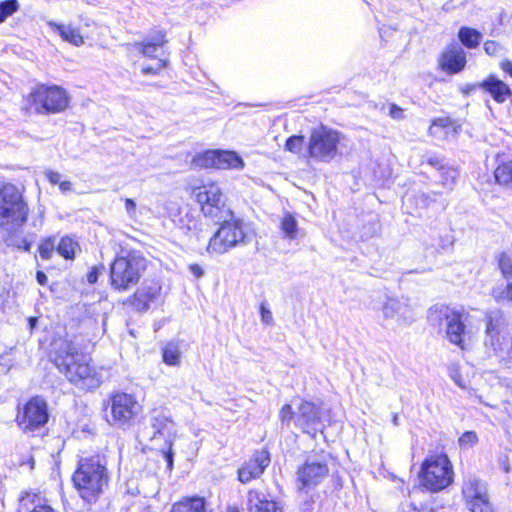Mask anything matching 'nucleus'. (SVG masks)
Instances as JSON below:
<instances>
[{"label":"nucleus","mask_w":512,"mask_h":512,"mask_svg":"<svg viewBox=\"0 0 512 512\" xmlns=\"http://www.w3.org/2000/svg\"><path fill=\"white\" fill-rule=\"evenodd\" d=\"M49 357L66 379L79 390L90 391L101 385V376L90 365L88 357L75 340H54Z\"/></svg>","instance_id":"nucleus-1"},{"label":"nucleus","mask_w":512,"mask_h":512,"mask_svg":"<svg viewBox=\"0 0 512 512\" xmlns=\"http://www.w3.org/2000/svg\"><path fill=\"white\" fill-rule=\"evenodd\" d=\"M79 496L88 504H94L108 487L109 474L106 464L99 457L83 458L72 477Z\"/></svg>","instance_id":"nucleus-2"},{"label":"nucleus","mask_w":512,"mask_h":512,"mask_svg":"<svg viewBox=\"0 0 512 512\" xmlns=\"http://www.w3.org/2000/svg\"><path fill=\"white\" fill-rule=\"evenodd\" d=\"M147 268V259L138 251L118 255L110 264V285L118 292H126L140 281Z\"/></svg>","instance_id":"nucleus-3"},{"label":"nucleus","mask_w":512,"mask_h":512,"mask_svg":"<svg viewBox=\"0 0 512 512\" xmlns=\"http://www.w3.org/2000/svg\"><path fill=\"white\" fill-rule=\"evenodd\" d=\"M66 91L57 85L38 84L26 98L25 109L37 114H56L68 107Z\"/></svg>","instance_id":"nucleus-4"},{"label":"nucleus","mask_w":512,"mask_h":512,"mask_svg":"<svg viewBox=\"0 0 512 512\" xmlns=\"http://www.w3.org/2000/svg\"><path fill=\"white\" fill-rule=\"evenodd\" d=\"M421 485L428 491L439 492L453 483L454 471L451 461L445 454L427 457L419 473Z\"/></svg>","instance_id":"nucleus-5"},{"label":"nucleus","mask_w":512,"mask_h":512,"mask_svg":"<svg viewBox=\"0 0 512 512\" xmlns=\"http://www.w3.org/2000/svg\"><path fill=\"white\" fill-rule=\"evenodd\" d=\"M468 317L469 314L463 309L457 310L445 305L431 307L428 314V319L432 324L445 325L447 339L462 349L464 348L463 336L466 333L465 323Z\"/></svg>","instance_id":"nucleus-6"},{"label":"nucleus","mask_w":512,"mask_h":512,"mask_svg":"<svg viewBox=\"0 0 512 512\" xmlns=\"http://www.w3.org/2000/svg\"><path fill=\"white\" fill-rule=\"evenodd\" d=\"M28 206L22 193L13 184H5L0 189V225L22 226L28 216Z\"/></svg>","instance_id":"nucleus-7"},{"label":"nucleus","mask_w":512,"mask_h":512,"mask_svg":"<svg viewBox=\"0 0 512 512\" xmlns=\"http://www.w3.org/2000/svg\"><path fill=\"white\" fill-rule=\"evenodd\" d=\"M342 134L336 130L321 125L311 131L308 142V156L316 161L328 163L338 153V145Z\"/></svg>","instance_id":"nucleus-8"},{"label":"nucleus","mask_w":512,"mask_h":512,"mask_svg":"<svg viewBox=\"0 0 512 512\" xmlns=\"http://www.w3.org/2000/svg\"><path fill=\"white\" fill-rule=\"evenodd\" d=\"M214 222L220 224V227L209 240V253L223 254L244 243L245 233L241 220L234 219L232 215L229 219Z\"/></svg>","instance_id":"nucleus-9"},{"label":"nucleus","mask_w":512,"mask_h":512,"mask_svg":"<svg viewBox=\"0 0 512 512\" xmlns=\"http://www.w3.org/2000/svg\"><path fill=\"white\" fill-rule=\"evenodd\" d=\"M49 420L48 404L41 396H34L22 407L18 406L16 423L26 434H35L45 427Z\"/></svg>","instance_id":"nucleus-10"},{"label":"nucleus","mask_w":512,"mask_h":512,"mask_svg":"<svg viewBox=\"0 0 512 512\" xmlns=\"http://www.w3.org/2000/svg\"><path fill=\"white\" fill-rule=\"evenodd\" d=\"M193 193L205 217L218 221L232 216V211L226 205L224 195L217 185H203L195 188Z\"/></svg>","instance_id":"nucleus-11"},{"label":"nucleus","mask_w":512,"mask_h":512,"mask_svg":"<svg viewBox=\"0 0 512 512\" xmlns=\"http://www.w3.org/2000/svg\"><path fill=\"white\" fill-rule=\"evenodd\" d=\"M111 418L109 424L118 428H129L133 425L135 418L141 411V406L136 398L127 393H116L109 401Z\"/></svg>","instance_id":"nucleus-12"},{"label":"nucleus","mask_w":512,"mask_h":512,"mask_svg":"<svg viewBox=\"0 0 512 512\" xmlns=\"http://www.w3.org/2000/svg\"><path fill=\"white\" fill-rule=\"evenodd\" d=\"M326 457L309 456L297 470V484L301 491L308 493L315 489L328 476Z\"/></svg>","instance_id":"nucleus-13"},{"label":"nucleus","mask_w":512,"mask_h":512,"mask_svg":"<svg viewBox=\"0 0 512 512\" xmlns=\"http://www.w3.org/2000/svg\"><path fill=\"white\" fill-rule=\"evenodd\" d=\"M462 495L471 512H495L490 502L487 484L476 476H469L464 480Z\"/></svg>","instance_id":"nucleus-14"},{"label":"nucleus","mask_w":512,"mask_h":512,"mask_svg":"<svg viewBox=\"0 0 512 512\" xmlns=\"http://www.w3.org/2000/svg\"><path fill=\"white\" fill-rule=\"evenodd\" d=\"M195 168L239 169L244 163L240 156L232 151L208 150L197 154L192 159Z\"/></svg>","instance_id":"nucleus-15"},{"label":"nucleus","mask_w":512,"mask_h":512,"mask_svg":"<svg viewBox=\"0 0 512 512\" xmlns=\"http://www.w3.org/2000/svg\"><path fill=\"white\" fill-rule=\"evenodd\" d=\"M295 425L302 429L304 433L311 435L322 431L323 423L320 405L301 400L295 411Z\"/></svg>","instance_id":"nucleus-16"},{"label":"nucleus","mask_w":512,"mask_h":512,"mask_svg":"<svg viewBox=\"0 0 512 512\" xmlns=\"http://www.w3.org/2000/svg\"><path fill=\"white\" fill-rule=\"evenodd\" d=\"M486 337L485 345L490 347L495 353L503 352L505 349L503 327L504 315L499 309L488 310L485 314Z\"/></svg>","instance_id":"nucleus-17"},{"label":"nucleus","mask_w":512,"mask_h":512,"mask_svg":"<svg viewBox=\"0 0 512 512\" xmlns=\"http://www.w3.org/2000/svg\"><path fill=\"white\" fill-rule=\"evenodd\" d=\"M270 461V454L267 450L255 451L252 458L238 469V480L246 484L259 478L269 466Z\"/></svg>","instance_id":"nucleus-18"},{"label":"nucleus","mask_w":512,"mask_h":512,"mask_svg":"<svg viewBox=\"0 0 512 512\" xmlns=\"http://www.w3.org/2000/svg\"><path fill=\"white\" fill-rule=\"evenodd\" d=\"M160 291L161 286L157 282H145L124 304L130 305L136 312H145L149 309L150 303L156 301Z\"/></svg>","instance_id":"nucleus-19"},{"label":"nucleus","mask_w":512,"mask_h":512,"mask_svg":"<svg viewBox=\"0 0 512 512\" xmlns=\"http://www.w3.org/2000/svg\"><path fill=\"white\" fill-rule=\"evenodd\" d=\"M498 268L506 281L505 285L500 284L492 289V296L497 302H512V260L506 253L498 257Z\"/></svg>","instance_id":"nucleus-20"},{"label":"nucleus","mask_w":512,"mask_h":512,"mask_svg":"<svg viewBox=\"0 0 512 512\" xmlns=\"http://www.w3.org/2000/svg\"><path fill=\"white\" fill-rule=\"evenodd\" d=\"M383 318L395 320L400 325H406L414 320L411 307L407 302L397 298H388L382 306Z\"/></svg>","instance_id":"nucleus-21"},{"label":"nucleus","mask_w":512,"mask_h":512,"mask_svg":"<svg viewBox=\"0 0 512 512\" xmlns=\"http://www.w3.org/2000/svg\"><path fill=\"white\" fill-rule=\"evenodd\" d=\"M163 30H153L141 42L134 43V48L146 57L162 58L163 46L167 42Z\"/></svg>","instance_id":"nucleus-22"},{"label":"nucleus","mask_w":512,"mask_h":512,"mask_svg":"<svg viewBox=\"0 0 512 512\" xmlns=\"http://www.w3.org/2000/svg\"><path fill=\"white\" fill-rule=\"evenodd\" d=\"M247 508L249 512H283L275 501L268 500L264 494L256 490L248 492Z\"/></svg>","instance_id":"nucleus-23"},{"label":"nucleus","mask_w":512,"mask_h":512,"mask_svg":"<svg viewBox=\"0 0 512 512\" xmlns=\"http://www.w3.org/2000/svg\"><path fill=\"white\" fill-rule=\"evenodd\" d=\"M151 427L154 430L152 439L156 438L157 435H167V439H171L170 436L175 430V424L163 410H154L151 416Z\"/></svg>","instance_id":"nucleus-24"},{"label":"nucleus","mask_w":512,"mask_h":512,"mask_svg":"<svg viewBox=\"0 0 512 512\" xmlns=\"http://www.w3.org/2000/svg\"><path fill=\"white\" fill-rule=\"evenodd\" d=\"M19 509L25 512H55L37 493L25 492L19 499Z\"/></svg>","instance_id":"nucleus-25"},{"label":"nucleus","mask_w":512,"mask_h":512,"mask_svg":"<svg viewBox=\"0 0 512 512\" xmlns=\"http://www.w3.org/2000/svg\"><path fill=\"white\" fill-rule=\"evenodd\" d=\"M480 86L489 92L498 103H503L512 95L510 87L494 76L488 77Z\"/></svg>","instance_id":"nucleus-26"},{"label":"nucleus","mask_w":512,"mask_h":512,"mask_svg":"<svg viewBox=\"0 0 512 512\" xmlns=\"http://www.w3.org/2000/svg\"><path fill=\"white\" fill-rule=\"evenodd\" d=\"M466 64V56L460 47L446 50L442 55V66L451 73L460 72Z\"/></svg>","instance_id":"nucleus-27"},{"label":"nucleus","mask_w":512,"mask_h":512,"mask_svg":"<svg viewBox=\"0 0 512 512\" xmlns=\"http://www.w3.org/2000/svg\"><path fill=\"white\" fill-rule=\"evenodd\" d=\"M170 512H206V500L203 497H185L174 503Z\"/></svg>","instance_id":"nucleus-28"},{"label":"nucleus","mask_w":512,"mask_h":512,"mask_svg":"<svg viewBox=\"0 0 512 512\" xmlns=\"http://www.w3.org/2000/svg\"><path fill=\"white\" fill-rule=\"evenodd\" d=\"M49 25L59 33L63 40L76 46L83 44V37L77 28L55 22H50Z\"/></svg>","instance_id":"nucleus-29"},{"label":"nucleus","mask_w":512,"mask_h":512,"mask_svg":"<svg viewBox=\"0 0 512 512\" xmlns=\"http://www.w3.org/2000/svg\"><path fill=\"white\" fill-rule=\"evenodd\" d=\"M163 361L167 365L177 366L181 362V350L178 342L171 341L163 348Z\"/></svg>","instance_id":"nucleus-30"},{"label":"nucleus","mask_w":512,"mask_h":512,"mask_svg":"<svg viewBox=\"0 0 512 512\" xmlns=\"http://www.w3.org/2000/svg\"><path fill=\"white\" fill-rule=\"evenodd\" d=\"M461 43L467 48H475L479 45L482 35L475 29L462 27L458 33Z\"/></svg>","instance_id":"nucleus-31"},{"label":"nucleus","mask_w":512,"mask_h":512,"mask_svg":"<svg viewBox=\"0 0 512 512\" xmlns=\"http://www.w3.org/2000/svg\"><path fill=\"white\" fill-rule=\"evenodd\" d=\"M78 248V243L68 236L62 237L56 246L58 254L67 260L74 259L75 252Z\"/></svg>","instance_id":"nucleus-32"},{"label":"nucleus","mask_w":512,"mask_h":512,"mask_svg":"<svg viewBox=\"0 0 512 512\" xmlns=\"http://www.w3.org/2000/svg\"><path fill=\"white\" fill-rule=\"evenodd\" d=\"M494 176L500 185L512 187V160L500 164L495 169Z\"/></svg>","instance_id":"nucleus-33"},{"label":"nucleus","mask_w":512,"mask_h":512,"mask_svg":"<svg viewBox=\"0 0 512 512\" xmlns=\"http://www.w3.org/2000/svg\"><path fill=\"white\" fill-rule=\"evenodd\" d=\"M439 174V183L448 190L452 189L459 175L456 169L446 166H441Z\"/></svg>","instance_id":"nucleus-34"},{"label":"nucleus","mask_w":512,"mask_h":512,"mask_svg":"<svg viewBox=\"0 0 512 512\" xmlns=\"http://www.w3.org/2000/svg\"><path fill=\"white\" fill-rule=\"evenodd\" d=\"M281 230L283 231L287 238H296L298 225L296 219L290 213H286L282 218Z\"/></svg>","instance_id":"nucleus-35"},{"label":"nucleus","mask_w":512,"mask_h":512,"mask_svg":"<svg viewBox=\"0 0 512 512\" xmlns=\"http://www.w3.org/2000/svg\"><path fill=\"white\" fill-rule=\"evenodd\" d=\"M19 9L17 0H4L0 2V23H3L9 16Z\"/></svg>","instance_id":"nucleus-36"},{"label":"nucleus","mask_w":512,"mask_h":512,"mask_svg":"<svg viewBox=\"0 0 512 512\" xmlns=\"http://www.w3.org/2000/svg\"><path fill=\"white\" fill-rule=\"evenodd\" d=\"M56 249L55 242L53 238H47L44 239L38 247V251L40 254V257L43 260H49L51 259L54 251Z\"/></svg>","instance_id":"nucleus-37"},{"label":"nucleus","mask_w":512,"mask_h":512,"mask_svg":"<svg viewBox=\"0 0 512 512\" xmlns=\"http://www.w3.org/2000/svg\"><path fill=\"white\" fill-rule=\"evenodd\" d=\"M305 138L301 135H293L286 141V149L292 153H300L304 147Z\"/></svg>","instance_id":"nucleus-38"},{"label":"nucleus","mask_w":512,"mask_h":512,"mask_svg":"<svg viewBox=\"0 0 512 512\" xmlns=\"http://www.w3.org/2000/svg\"><path fill=\"white\" fill-rule=\"evenodd\" d=\"M279 418L283 425L289 426L291 421L295 422V411H293L291 405L285 404L280 409Z\"/></svg>","instance_id":"nucleus-39"},{"label":"nucleus","mask_w":512,"mask_h":512,"mask_svg":"<svg viewBox=\"0 0 512 512\" xmlns=\"http://www.w3.org/2000/svg\"><path fill=\"white\" fill-rule=\"evenodd\" d=\"M458 442L461 448L472 447L478 442V436L474 431H466L460 436Z\"/></svg>","instance_id":"nucleus-40"},{"label":"nucleus","mask_w":512,"mask_h":512,"mask_svg":"<svg viewBox=\"0 0 512 512\" xmlns=\"http://www.w3.org/2000/svg\"><path fill=\"white\" fill-rule=\"evenodd\" d=\"M166 66V60L159 58L153 65H143L142 73L147 74H158Z\"/></svg>","instance_id":"nucleus-41"},{"label":"nucleus","mask_w":512,"mask_h":512,"mask_svg":"<svg viewBox=\"0 0 512 512\" xmlns=\"http://www.w3.org/2000/svg\"><path fill=\"white\" fill-rule=\"evenodd\" d=\"M165 444H166L167 448L162 449V453H163V457L167 464V469L171 471L173 469V464H174V452L172 450V440L166 439Z\"/></svg>","instance_id":"nucleus-42"},{"label":"nucleus","mask_w":512,"mask_h":512,"mask_svg":"<svg viewBox=\"0 0 512 512\" xmlns=\"http://www.w3.org/2000/svg\"><path fill=\"white\" fill-rule=\"evenodd\" d=\"M451 125V120L449 118H437L432 122V125L429 127L430 134H436L437 128H447Z\"/></svg>","instance_id":"nucleus-43"},{"label":"nucleus","mask_w":512,"mask_h":512,"mask_svg":"<svg viewBox=\"0 0 512 512\" xmlns=\"http://www.w3.org/2000/svg\"><path fill=\"white\" fill-rule=\"evenodd\" d=\"M261 320L263 323L270 325L273 323V317L271 311L264 305L260 306Z\"/></svg>","instance_id":"nucleus-44"},{"label":"nucleus","mask_w":512,"mask_h":512,"mask_svg":"<svg viewBox=\"0 0 512 512\" xmlns=\"http://www.w3.org/2000/svg\"><path fill=\"white\" fill-rule=\"evenodd\" d=\"M104 269L103 266L101 267H92L91 270L87 274V281L90 284H94L97 282L99 275L101 274V270Z\"/></svg>","instance_id":"nucleus-45"},{"label":"nucleus","mask_w":512,"mask_h":512,"mask_svg":"<svg viewBox=\"0 0 512 512\" xmlns=\"http://www.w3.org/2000/svg\"><path fill=\"white\" fill-rule=\"evenodd\" d=\"M389 115L395 120H401L404 117V111L396 104H391L389 108Z\"/></svg>","instance_id":"nucleus-46"},{"label":"nucleus","mask_w":512,"mask_h":512,"mask_svg":"<svg viewBox=\"0 0 512 512\" xmlns=\"http://www.w3.org/2000/svg\"><path fill=\"white\" fill-rule=\"evenodd\" d=\"M500 49V45L495 41H487L484 43V50L488 55H496Z\"/></svg>","instance_id":"nucleus-47"},{"label":"nucleus","mask_w":512,"mask_h":512,"mask_svg":"<svg viewBox=\"0 0 512 512\" xmlns=\"http://www.w3.org/2000/svg\"><path fill=\"white\" fill-rule=\"evenodd\" d=\"M46 176H47V178H48L49 182H50L51 184H53V185H60V183H61V181H62V180H61L62 176H61V174H60V173H58V172L48 171V172L46 173Z\"/></svg>","instance_id":"nucleus-48"},{"label":"nucleus","mask_w":512,"mask_h":512,"mask_svg":"<svg viewBox=\"0 0 512 512\" xmlns=\"http://www.w3.org/2000/svg\"><path fill=\"white\" fill-rule=\"evenodd\" d=\"M189 271L196 277L201 278L204 275L203 268L198 264H190Z\"/></svg>","instance_id":"nucleus-49"},{"label":"nucleus","mask_w":512,"mask_h":512,"mask_svg":"<svg viewBox=\"0 0 512 512\" xmlns=\"http://www.w3.org/2000/svg\"><path fill=\"white\" fill-rule=\"evenodd\" d=\"M501 69L506 72L510 77H512V62L510 60H503L500 63Z\"/></svg>","instance_id":"nucleus-50"},{"label":"nucleus","mask_w":512,"mask_h":512,"mask_svg":"<svg viewBox=\"0 0 512 512\" xmlns=\"http://www.w3.org/2000/svg\"><path fill=\"white\" fill-rule=\"evenodd\" d=\"M59 189L64 194H66L68 192H71L72 191V183L70 181H67V180L61 181V183L59 185Z\"/></svg>","instance_id":"nucleus-51"},{"label":"nucleus","mask_w":512,"mask_h":512,"mask_svg":"<svg viewBox=\"0 0 512 512\" xmlns=\"http://www.w3.org/2000/svg\"><path fill=\"white\" fill-rule=\"evenodd\" d=\"M125 208L128 214H132L136 210V203L134 202V200L127 198L125 200Z\"/></svg>","instance_id":"nucleus-52"},{"label":"nucleus","mask_w":512,"mask_h":512,"mask_svg":"<svg viewBox=\"0 0 512 512\" xmlns=\"http://www.w3.org/2000/svg\"><path fill=\"white\" fill-rule=\"evenodd\" d=\"M36 279L37 282L42 286L46 285L48 281L47 275L43 271H37Z\"/></svg>","instance_id":"nucleus-53"},{"label":"nucleus","mask_w":512,"mask_h":512,"mask_svg":"<svg viewBox=\"0 0 512 512\" xmlns=\"http://www.w3.org/2000/svg\"><path fill=\"white\" fill-rule=\"evenodd\" d=\"M429 163H430L433 167H435V168L439 169V172L441 171V166H444V165H443V163H442V160H441V159H439V158H431V159L429 160Z\"/></svg>","instance_id":"nucleus-54"},{"label":"nucleus","mask_w":512,"mask_h":512,"mask_svg":"<svg viewBox=\"0 0 512 512\" xmlns=\"http://www.w3.org/2000/svg\"><path fill=\"white\" fill-rule=\"evenodd\" d=\"M403 512H419V510H417L415 507L411 505H407L406 507L403 508Z\"/></svg>","instance_id":"nucleus-55"},{"label":"nucleus","mask_w":512,"mask_h":512,"mask_svg":"<svg viewBox=\"0 0 512 512\" xmlns=\"http://www.w3.org/2000/svg\"><path fill=\"white\" fill-rule=\"evenodd\" d=\"M417 199H419L421 202H423L424 204L426 203L427 199H428V195L422 193V194H419L416 196Z\"/></svg>","instance_id":"nucleus-56"},{"label":"nucleus","mask_w":512,"mask_h":512,"mask_svg":"<svg viewBox=\"0 0 512 512\" xmlns=\"http://www.w3.org/2000/svg\"><path fill=\"white\" fill-rule=\"evenodd\" d=\"M37 321L38 320L35 317L29 318V325H30L31 329H33L36 326Z\"/></svg>","instance_id":"nucleus-57"},{"label":"nucleus","mask_w":512,"mask_h":512,"mask_svg":"<svg viewBox=\"0 0 512 512\" xmlns=\"http://www.w3.org/2000/svg\"><path fill=\"white\" fill-rule=\"evenodd\" d=\"M392 423L393 425L395 426H398L399 425V417H398V414H393V418H392Z\"/></svg>","instance_id":"nucleus-58"},{"label":"nucleus","mask_w":512,"mask_h":512,"mask_svg":"<svg viewBox=\"0 0 512 512\" xmlns=\"http://www.w3.org/2000/svg\"><path fill=\"white\" fill-rule=\"evenodd\" d=\"M506 350V353L507 355L512 359V338H511V345L509 348H505L504 351Z\"/></svg>","instance_id":"nucleus-59"},{"label":"nucleus","mask_w":512,"mask_h":512,"mask_svg":"<svg viewBox=\"0 0 512 512\" xmlns=\"http://www.w3.org/2000/svg\"><path fill=\"white\" fill-rule=\"evenodd\" d=\"M188 230H189V231H191V232H193V230H194V231H196V230H197V225H196V223L194 224V227H193V228L189 225V226H188Z\"/></svg>","instance_id":"nucleus-60"},{"label":"nucleus","mask_w":512,"mask_h":512,"mask_svg":"<svg viewBox=\"0 0 512 512\" xmlns=\"http://www.w3.org/2000/svg\"><path fill=\"white\" fill-rule=\"evenodd\" d=\"M30 245H31L30 243H28V242H26V241H25L24 249H25V250H27V251H29V249H30Z\"/></svg>","instance_id":"nucleus-61"},{"label":"nucleus","mask_w":512,"mask_h":512,"mask_svg":"<svg viewBox=\"0 0 512 512\" xmlns=\"http://www.w3.org/2000/svg\"><path fill=\"white\" fill-rule=\"evenodd\" d=\"M229 512H240V511L238 508L232 507V508H229Z\"/></svg>","instance_id":"nucleus-62"},{"label":"nucleus","mask_w":512,"mask_h":512,"mask_svg":"<svg viewBox=\"0 0 512 512\" xmlns=\"http://www.w3.org/2000/svg\"><path fill=\"white\" fill-rule=\"evenodd\" d=\"M194 234L196 236V239L199 241L200 240V234L198 232H195Z\"/></svg>","instance_id":"nucleus-63"}]
</instances>
